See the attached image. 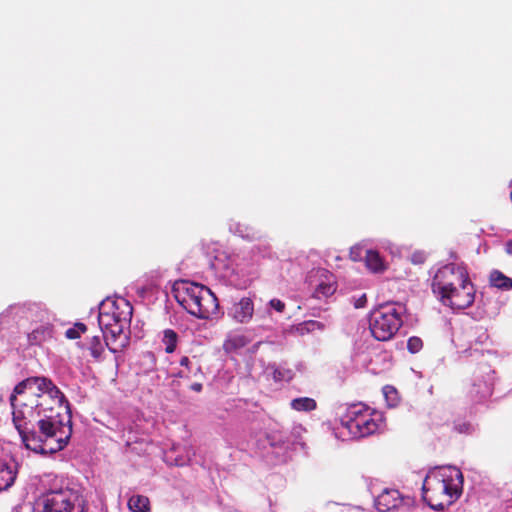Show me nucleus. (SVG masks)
Segmentation results:
<instances>
[{"mask_svg": "<svg viewBox=\"0 0 512 512\" xmlns=\"http://www.w3.org/2000/svg\"><path fill=\"white\" fill-rule=\"evenodd\" d=\"M12 422L26 449L37 454L63 450L72 436L71 406L45 376L20 381L9 396Z\"/></svg>", "mask_w": 512, "mask_h": 512, "instance_id": "f257e3e1", "label": "nucleus"}, {"mask_svg": "<svg viewBox=\"0 0 512 512\" xmlns=\"http://www.w3.org/2000/svg\"><path fill=\"white\" fill-rule=\"evenodd\" d=\"M463 481V474L457 467H434L424 478L422 498L431 509L444 510L461 496Z\"/></svg>", "mask_w": 512, "mask_h": 512, "instance_id": "f03ea898", "label": "nucleus"}, {"mask_svg": "<svg viewBox=\"0 0 512 512\" xmlns=\"http://www.w3.org/2000/svg\"><path fill=\"white\" fill-rule=\"evenodd\" d=\"M171 292L179 305L199 319H210L218 314L216 295L202 284L178 280L174 282Z\"/></svg>", "mask_w": 512, "mask_h": 512, "instance_id": "7ed1b4c3", "label": "nucleus"}, {"mask_svg": "<svg viewBox=\"0 0 512 512\" xmlns=\"http://www.w3.org/2000/svg\"><path fill=\"white\" fill-rule=\"evenodd\" d=\"M382 425L381 413L363 403H354L345 407L337 430L342 437L358 439L374 434L381 429Z\"/></svg>", "mask_w": 512, "mask_h": 512, "instance_id": "20e7f679", "label": "nucleus"}, {"mask_svg": "<svg viewBox=\"0 0 512 512\" xmlns=\"http://www.w3.org/2000/svg\"><path fill=\"white\" fill-rule=\"evenodd\" d=\"M406 308L403 304L393 302L379 305L369 317V329L378 341H388L394 337L403 325Z\"/></svg>", "mask_w": 512, "mask_h": 512, "instance_id": "39448f33", "label": "nucleus"}, {"mask_svg": "<svg viewBox=\"0 0 512 512\" xmlns=\"http://www.w3.org/2000/svg\"><path fill=\"white\" fill-rule=\"evenodd\" d=\"M34 512H87V501L78 488L49 490L38 499Z\"/></svg>", "mask_w": 512, "mask_h": 512, "instance_id": "423d86ee", "label": "nucleus"}, {"mask_svg": "<svg viewBox=\"0 0 512 512\" xmlns=\"http://www.w3.org/2000/svg\"><path fill=\"white\" fill-rule=\"evenodd\" d=\"M469 279L466 268L462 265L449 263L440 267L434 274L431 289L437 299L447 294L455 287L463 285Z\"/></svg>", "mask_w": 512, "mask_h": 512, "instance_id": "0eeeda50", "label": "nucleus"}, {"mask_svg": "<svg viewBox=\"0 0 512 512\" xmlns=\"http://www.w3.org/2000/svg\"><path fill=\"white\" fill-rule=\"evenodd\" d=\"M494 383L495 371L490 366H480L468 390L469 399L474 403L485 402L493 393Z\"/></svg>", "mask_w": 512, "mask_h": 512, "instance_id": "6e6552de", "label": "nucleus"}, {"mask_svg": "<svg viewBox=\"0 0 512 512\" xmlns=\"http://www.w3.org/2000/svg\"><path fill=\"white\" fill-rule=\"evenodd\" d=\"M122 304L124 306L122 318H118L116 323H113L110 327L102 331L106 338V346L114 353L117 349L110 346L111 342H119V347L121 348L125 347L128 343V334L126 331H129L133 308L128 301H122Z\"/></svg>", "mask_w": 512, "mask_h": 512, "instance_id": "1a4fd4ad", "label": "nucleus"}, {"mask_svg": "<svg viewBox=\"0 0 512 512\" xmlns=\"http://www.w3.org/2000/svg\"><path fill=\"white\" fill-rule=\"evenodd\" d=\"M307 282L313 288V298L318 300L329 298L337 289L335 276L324 268L312 270Z\"/></svg>", "mask_w": 512, "mask_h": 512, "instance_id": "9d476101", "label": "nucleus"}, {"mask_svg": "<svg viewBox=\"0 0 512 512\" xmlns=\"http://www.w3.org/2000/svg\"><path fill=\"white\" fill-rule=\"evenodd\" d=\"M443 305L452 309H465L470 307L475 300V288L468 279L463 285L455 287L451 292L442 294L438 299Z\"/></svg>", "mask_w": 512, "mask_h": 512, "instance_id": "9b49d317", "label": "nucleus"}, {"mask_svg": "<svg viewBox=\"0 0 512 512\" xmlns=\"http://www.w3.org/2000/svg\"><path fill=\"white\" fill-rule=\"evenodd\" d=\"M227 315L240 324L249 323L254 315V302L251 297L235 300L228 308Z\"/></svg>", "mask_w": 512, "mask_h": 512, "instance_id": "f8f14e48", "label": "nucleus"}, {"mask_svg": "<svg viewBox=\"0 0 512 512\" xmlns=\"http://www.w3.org/2000/svg\"><path fill=\"white\" fill-rule=\"evenodd\" d=\"M21 309L20 303H15L0 313V331L24 324L23 311Z\"/></svg>", "mask_w": 512, "mask_h": 512, "instance_id": "ddd939ff", "label": "nucleus"}, {"mask_svg": "<svg viewBox=\"0 0 512 512\" xmlns=\"http://www.w3.org/2000/svg\"><path fill=\"white\" fill-rule=\"evenodd\" d=\"M20 306L23 311L24 324L27 322L39 323L50 320L49 312L41 303L23 302L20 303Z\"/></svg>", "mask_w": 512, "mask_h": 512, "instance_id": "4468645a", "label": "nucleus"}, {"mask_svg": "<svg viewBox=\"0 0 512 512\" xmlns=\"http://www.w3.org/2000/svg\"><path fill=\"white\" fill-rule=\"evenodd\" d=\"M17 462L12 458H0V492L10 488L17 476Z\"/></svg>", "mask_w": 512, "mask_h": 512, "instance_id": "2eb2a0df", "label": "nucleus"}, {"mask_svg": "<svg viewBox=\"0 0 512 512\" xmlns=\"http://www.w3.org/2000/svg\"><path fill=\"white\" fill-rule=\"evenodd\" d=\"M403 501L400 492L396 489H385L375 500L379 512H388L398 508Z\"/></svg>", "mask_w": 512, "mask_h": 512, "instance_id": "dca6fc26", "label": "nucleus"}, {"mask_svg": "<svg viewBox=\"0 0 512 512\" xmlns=\"http://www.w3.org/2000/svg\"><path fill=\"white\" fill-rule=\"evenodd\" d=\"M267 442L272 448V453L279 457V461H285L288 450L296 443L284 437L281 432H273L267 435Z\"/></svg>", "mask_w": 512, "mask_h": 512, "instance_id": "f3484780", "label": "nucleus"}, {"mask_svg": "<svg viewBox=\"0 0 512 512\" xmlns=\"http://www.w3.org/2000/svg\"><path fill=\"white\" fill-rule=\"evenodd\" d=\"M52 336L53 326L51 325L50 320H45L43 322H39V325L27 334V340L29 345H40L46 340L52 338Z\"/></svg>", "mask_w": 512, "mask_h": 512, "instance_id": "a211bd4d", "label": "nucleus"}, {"mask_svg": "<svg viewBox=\"0 0 512 512\" xmlns=\"http://www.w3.org/2000/svg\"><path fill=\"white\" fill-rule=\"evenodd\" d=\"M326 328V324L317 320H306L291 327V333L298 336L307 334H314L319 331L322 332Z\"/></svg>", "mask_w": 512, "mask_h": 512, "instance_id": "6ab92c4d", "label": "nucleus"}, {"mask_svg": "<svg viewBox=\"0 0 512 512\" xmlns=\"http://www.w3.org/2000/svg\"><path fill=\"white\" fill-rule=\"evenodd\" d=\"M453 430L458 434L473 435L478 431V424L472 418L459 417L453 421Z\"/></svg>", "mask_w": 512, "mask_h": 512, "instance_id": "aec40b11", "label": "nucleus"}, {"mask_svg": "<svg viewBox=\"0 0 512 512\" xmlns=\"http://www.w3.org/2000/svg\"><path fill=\"white\" fill-rule=\"evenodd\" d=\"M489 282L491 286L503 291L512 289V279L507 277L499 270H493L490 273Z\"/></svg>", "mask_w": 512, "mask_h": 512, "instance_id": "412c9836", "label": "nucleus"}, {"mask_svg": "<svg viewBox=\"0 0 512 512\" xmlns=\"http://www.w3.org/2000/svg\"><path fill=\"white\" fill-rule=\"evenodd\" d=\"M365 262L367 268L374 273L385 270L384 262L379 253L375 250H365Z\"/></svg>", "mask_w": 512, "mask_h": 512, "instance_id": "4be33fe9", "label": "nucleus"}, {"mask_svg": "<svg viewBox=\"0 0 512 512\" xmlns=\"http://www.w3.org/2000/svg\"><path fill=\"white\" fill-rule=\"evenodd\" d=\"M229 230L243 239L253 240L257 236L254 228L240 222L231 221L229 223Z\"/></svg>", "mask_w": 512, "mask_h": 512, "instance_id": "5701e85b", "label": "nucleus"}, {"mask_svg": "<svg viewBox=\"0 0 512 512\" xmlns=\"http://www.w3.org/2000/svg\"><path fill=\"white\" fill-rule=\"evenodd\" d=\"M290 407L299 412H310L317 408V403L310 397H299L291 400Z\"/></svg>", "mask_w": 512, "mask_h": 512, "instance_id": "b1692460", "label": "nucleus"}, {"mask_svg": "<svg viewBox=\"0 0 512 512\" xmlns=\"http://www.w3.org/2000/svg\"><path fill=\"white\" fill-rule=\"evenodd\" d=\"M128 507L133 512H148L150 510V501L143 495H133L128 500Z\"/></svg>", "mask_w": 512, "mask_h": 512, "instance_id": "393cba45", "label": "nucleus"}, {"mask_svg": "<svg viewBox=\"0 0 512 512\" xmlns=\"http://www.w3.org/2000/svg\"><path fill=\"white\" fill-rule=\"evenodd\" d=\"M250 339L244 334H234L229 336L225 341L224 347L226 350H238L248 345Z\"/></svg>", "mask_w": 512, "mask_h": 512, "instance_id": "a878e982", "label": "nucleus"}, {"mask_svg": "<svg viewBox=\"0 0 512 512\" xmlns=\"http://www.w3.org/2000/svg\"><path fill=\"white\" fill-rule=\"evenodd\" d=\"M122 301L126 300H114L112 298H106L99 304L98 313L117 314V312L121 311Z\"/></svg>", "mask_w": 512, "mask_h": 512, "instance_id": "bb28decb", "label": "nucleus"}, {"mask_svg": "<svg viewBox=\"0 0 512 512\" xmlns=\"http://www.w3.org/2000/svg\"><path fill=\"white\" fill-rule=\"evenodd\" d=\"M123 313H124L123 305L121 307V311L117 312V314H115V313L114 314L98 313L97 319H98V324H99L101 331L107 329L113 323H116V321H118V318H120V317L122 318Z\"/></svg>", "mask_w": 512, "mask_h": 512, "instance_id": "cd10ccee", "label": "nucleus"}, {"mask_svg": "<svg viewBox=\"0 0 512 512\" xmlns=\"http://www.w3.org/2000/svg\"><path fill=\"white\" fill-rule=\"evenodd\" d=\"M270 369L272 370L273 379L275 381H290L294 373L291 369L286 368L282 365H271Z\"/></svg>", "mask_w": 512, "mask_h": 512, "instance_id": "c85d7f7f", "label": "nucleus"}, {"mask_svg": "<svg viewBox=\"0 0 512 512\" xmlns=\"http://www.w3.org/2000/svg\"><path fill=\"white\" fill-rule=\"evenodd\" d=\"M178 335L172 329H166L163 331L162 342L165 345V352L172 353L175 351L177 346Z\"/></svg>", "mask_w": 512, "mask_h": 512, "instance_id": "c756f323", "label": "nucleus"}, {"mask_svg": "<svg viewBox=\"0 0 512 512\" xmlns=\"http://www.w3.org/2000/svg\"><path fill=\"white\" fill-rule=\"evenodd\" d=\"M87 349L95 360H100L104 352V346L100 336H93L87 343Z\"/></svg>", "mask_w": 512, "mask_h": 512, "instance_id": "7c9ffc66", "label": "nucleus"}, {"mask_svg": "<svg viewBox=\"0 0 512 512\" xmlns=\"http://www.w3.org/2000/svg\"><path fill=\"white\" fill-rule=\"evenodd\" d=\"M383 393L389 407H395L398 404V392L394 387L385 386Z\"/></svg>", "mask_w": 512, "mask_h": 512, "instance_id": "2f4dec72", "label": "nucleus"}, {"mask_svg": "<svg viewBox=\"0 0 512 512\" xmlns=\"http://www.w3.org/2000/svg\"><path fill=\"white\" fill-rule=\"evenodd\" d=\"M423 347V341L420 337L412 336L407 340V349L410 353H418Z\"/></svg>", "mask_w": 512, "mask_h": 512, "instance_id": "473e14b6", "label": "nucleus"}, {"mask_svg": "<svg viewBox=\"0 0 512 512\" xmlns=\"http://www.w3.org/2000/svg\"><path fill=\"white\" fill-rule=\"evenodd\" d=\"M268 306L270 309H273L279 313L284 312L285 309V303L277 298L271 299L268 303Z\"/></svg>", "mask_w": 512, "mask_h": 512, "instance_id": "72a5a7b5", "label": "nucleus"}, {"mask_svg": "<svg viewBox=\"0 0 512 512\" xmlns=\"http://www.w3.org/2000/svg\"><path fill=\"white\" fill-rule=\"evenodd\" d=\"M365 252L361 246H353L350 249V257L354 261L362 259V254Z\"/></svg>", "mask_w": 512, "mask_h": 512, "instance_id": "f704fd0d", "label": "nucleus"}, {"mask_svg": "<svg viewBox=\"0 0 512 512\" xmlns=\"http://www.w3.org/2000/svg\"><path fill=\"white\" fill-rule=\"evenodd\" d=\"M411 261L414 264H423L426 261V254L423 251H416L411 255Z\"/></svg>", "mask_w": 512, "mask_h": 512, "instance_id": "c9c22d12", "label": "nucleus"}, {"mask_svg": "<svg viewBox=\"0 0 512 512\" xmlns=\"http://www.w3.org/2000/svg\"><path fill=\"white\" fill-rule=\"evenodd\" d=\"M477 337L475 338V342L477 344H485L489 340V335L487 331L483 328L478 329L477 331Z\"/></svg>", "mask_w": 512, "mask_h": 512, "instance_id": "e433bc0d", "label": "nucleus"}, {"mask_svg": "<svg viewBox=\"0 0 512 512\" xmlns=\"http://www.w3.org/2000/svg\"><path fill=\"white\" fill-rule=\"evenodd\" d=\"M366 303H367L366 294H362L358 298L354 299L355 308H363L366 306Z\"/></svg>", "mask_w": 512, "mask_h": 512, "instance_id": "4c0bfd02", "label": "nucleus"}, {"mask_svg": "<svg viewBox=\"0 0 512 512\" xmlns=\"http://www.w3.org/2000/svg\"><path fill=\"white\" fill-rule=\"evenodd\" d=\"M65 336L68 338V339H78L80 338V333L77 331V329L73 326L69 329L66 330L65 332Z\"/></svg>", "mask_w": 512, "mask_h": 512, "instance_id": "58836bf2", "label": "nucleus"}, {"mask_svg": "<svg viewBox=\"0 0 512 512\" xmlns=\"http://www.w3.org/2000/svg\"><path fill=\"white\" fill-rule=\"evenodd\" d=\"M179 363L182 367L187 368L189 371L193 370V363L187 356L181 357Z\"/></svg>", "mask_w": 512, "mask_h": 512, "instance_id": "ea45409f", "label": "nucleus"}, {"mask_svg": "<svg viewBox=\"0 0 512 512\" xmlns=\"http://www.w3.org/2000/svg\"><path fill=\"white\" fill-rule=\"evenodd\" d=\"M74 327L77 329V331L80 333V335H81L82 333H85V332H86V330H87L86 325H85V324H83V323H76V324L74 325Z\"/></svg>", "mask_w": 512, "mask_h": 512, "instance_id": "a19ab883", "label": "nucleus"}, {"mask_svg": "<svg viewBox=\"0 0 512 512\" xmlns=\"http://www.w3.org/2000/svg\"><path fill=\"white\" fill-rule=\"evenodd\" d=\"M202 388H203V386H202V384H201V383H193V384H191V386H190V389H191L192 391H195V392H201V391H202Z\"/></svg>", "mask_w": 512, "mask_h": 512, "instance_id": "79ce46f5", "label": "nucleus"}, {"mask_svg": "<svg viewBox=\"0 0 512 512\" xmlns=\"http://www.w3.org/2000/svg\"><path fill=\"white\" fill-rule=\"evenodd\" d=\"M505 252L508 254V255H512V239L511 240H508L505 244Z\"/></svg>", "mask_w": 512, "mask_h": 512, "instance_id": "37998d69", "label": "nucleus"}, {"mask_svg": "<svg viewBox=\"0 0 512 512\" xmlns=\"http://www.w3.org/2000/svg\"><path fill=\"white\" fill-rule=\"evenodd\" d=\"M178 375H179L180 377H186V376H187L186 374H184V372H183V371H180V372L178 373Z\"/></svg>", "mask_w": 512, "mask_h": 512, "instance_id": "c03bdc74", "label": "nucleus"}, {"mask_svg": "<svg viewBox=\"0 0 512 512\" xmlns=\"http://www.w3.org/2000/svg\"><path fill=\"white\" fill-rule=\"evenodd\" d=\"M200 369H201V368H200V366H197V367H196V371H197V372H198V371H200Z\"/></svg>", "mask_w": 512, "mask_h": 512, "instance_id": "a18cd8bd", "label": "nucleus"}, {"mask_svg": "<svg viewBox=\"0 0 512 512\" xmlns=\"http://www.w3.org/2000/svg\"><path fill=\"white\" fill-rule=\"evenodd\" d=\"M510 199H511V201H512V190H511V193H510Z\"/></svg>", "mask_w": 512, "mask_h": 512, "instance_id": "49530a36", "label": "nucleus"}]
</instances>
